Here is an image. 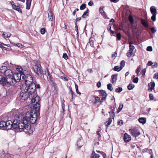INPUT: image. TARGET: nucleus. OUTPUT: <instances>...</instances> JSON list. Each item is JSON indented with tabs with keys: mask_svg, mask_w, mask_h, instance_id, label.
Segmentation results:
<instances>
[{
	"mask_svg": "<svg viewBox=\"0 0 158 158\" xmlns=\"http://www.w3.org/2000/svg\"><path fill=\"white\" fill-rule=\"evenodd\" d=\"M48 17L49 20L52 21L53 19V15L52 11L51 10H50L48 12Z\"/></svg>",
	"mask_w": 158,
	"mask_h": 158,
	"instance_id": "c85d7f7f",
	"label": "nucleus"
},
{
	"mask_svg": "<svg viewBox=\"0 0 158 158\" xmlns=\"http://www.w3.org/2000/svg\"><path fill=\"white\" fill-rule=\"evenodd\" d=\"M47 71L48 72L47 78L48 79H49L50 81H52V80H53V79L52 77V76L51 75V74H50V73L48 70H47Z\"/></svg>",
	"mask_w": 158,
	"mask_h": 158,
	"instance_id": "7c9ffc66",
	"label": "nucleus"
},
{
	"mask_svg": "<svg viewBox=\"0 0 158 158\" xmlns=\"http://www.w3.org/2000/svg\"><path fill=\"white\" fill-rule=\"evenodd\" d=\"M12 118L11 120L7 121H1L0 122V128H2L4 130H8L12 129L14 130V125L18 123L17 119Z\"/></svg>",
	"mask_w": 158,
	"mask_h": 158,
	"instance_id": "20e7f679",
	"label": "nucleus"
},
{
	"mask_svg": "<svg viewBox=\"0 0 158 158\" xmlns=\"http://www.w3.org/2000/svg\"><path fill=\"white\" fill-rule=\"evenodd\" d=\"M86 7V4L85 3L82 4L80 6V9L81 10H83Z\"/></svg>",
	"mask_w": 158,
	"mask_h": 158,
	"instance_id": "a19ab883",
	"label": "nucleus"
},
{
	"mask_svg": "<svg viewBox=\"0 0 158 158\" xmlns=\"http://www.w3.org/2000/svg\"><path fill=\"white\" fill-rule=\"evenodd\" d=\"M75 87L76 91L77 93V94H79V95L81 94V93L78 90V86L76 83H75Z\"/></svg>",
	"mask_w": 158,
	"mask_h": 158,
	"instance_id": "ea45409f",
	"label": "nucleus"
},
{
	"mask_svg": "<svg viewBox=\"0 0 158 158\" xmlns=\"http://www.w3.org/2000/svg\"><path fill=\"white\" fill-rule=\"evenodd\" d=\"M10 79L9 77H4L0 75V84L5 87H9L11 86Z\"/></svg>",
	"mask_w": 158,
	"mask_h": 158,
	"instance_id": "0eeeda50",
	"label": "nucleus"
},
{
	"mask_svg": "<svg viewBox=\"0 0 158 158\" xmlns=\"http://www.w3.org/2000/svg\"><path fill=\"white\" fill-rule=\"evenodd\" d=\"M123 139L125 142H128L131 140V138L130 135L127 133H125L124 134Z\"/></svg>",
	"mask_w": 158,
	"mask_h": 158,
	"instance_id": "a211bd4d",
	"label": "nucleus"
},
{
	"mask_svg": "<svg viewBox=\"0 0 158 158\" xmlns=\"http://www.w3.org/2000/svg\"><path fill=\"white\" fill-rule=\"evenodd\" d=\"M122 69L118 66H115L113 69L114 71L117 72L120 71Z\"/></svg>",
	"mask_w": 158,
	"mask_h": 158,
	"instance_id": "72a5a7b5",
	"label": "nucleus"
},
{
	"mask_svg": "<svg viewBox=\"0 0 158 158\" xmlns=\"http://www.w3.org/2000/svg\"><path fill=\"white\" fill-rule=\"evenodd\" d=\"M152 66V68H154L157 67L158 66L157 63L156 62H152L151 61H149V66Z\"/></svg>",
	"mask_w": 158,
	"mask_h": 158,
	"instance_id": "4be33fe9",
	"label": "nucleus"
},
{
	"mask_svg": "<svg viewBox=\"0 0 158 158\" xmlns=\"http://www.w3.org/2000/svg\"><path fill=\"white\" fill-rule=\"evenodd\" d=\"M10 114L13 115L14 118L17 120L18 123L22 122L23 123L24 122L25 123L28 124V118L29 116H30L28 111L27 112L26 114L22 113L19 114H15L13 111H11L10 112Z\"/></svg>",
	"mask_w": 158,
	"mask_h": 158,
	"instance_id": "39448f33",
	"label": "nucleus"
},
{
	"mask_svg": "<svg viewBox=\"0 0 158 158\" xmlns=\"http://www.w3.org/2000/svg\"><path fill=\"white\" fill-rule=\"evenodd\" d=\"M69 89H70V92L71 94L72 99H73L75 97V95L74 94V93L73 92V91L72 90V88H71V86H70L69 88Z\"/></svg>",
	"mask_w": 158,
	"mask_h": 158,
	"instance_id": "2f4dec72",
	"label": "nucleus"
},
{
	"mask_svg": "<svg viewBox=\"0 0 158 158\" xmlns=\"http://www.w3.org/2000/svg\"><path fill=\"white\" fill-rule=\"evenodd\" d=\"M83 144L84 142L83 139L81 136H80V137L77 140L76 145V146H77V148L80 149L83 146Z\"/></svg>",
	"mask_w": 158,
	"mask_h": 158,
	"instance_id": "4468645a",
	"label": "nucleus"
},
{
	"mask_svg": "<svg viewBox=\"0 0 158 158\" xmlns=\"http://www.w3.org/2000/svg\"><path fill=\"white\" fill-rule=\"evenodd\" d=\"M98 91L102 96V100H105L106 99L107 96V93L105 91L102 89H101L98 90Z\"/></svg>",
	"mask_w": 158,
	"mask_h": 158,
	"instance_id": "2eb2a0df",
	"label": "nucleus"
},
{
	"mask_svg": "<svg viewBox=\"0 0 158 158\" xmlns=\"http://www.w3.org/2000/svg\"><path fill=\"white\" fill-rule=\"evenodd\" d=\"M117 55V52H115L114 54H112V57H116Z\"/></svg>",
	"mask_w": 158,
	"mask_h": 158,
	"instance_id": "680f3d73",
	"label": "nucleus"
},
{
	"mask_svg": "<svg viewBox=\"0 0 158 158\" xmlns=\"http://www.w3.org/2000/svg\"><path fill=\"white\" fill-rule=\"evenodd\" d=\"M139 122L143 124H144L146 122V118H145L141 117L138 119Z\"/></svg>",
	"mask_w": 158,
	"mask_h": 158,
	"instance_id": "393cba45",
	"label": "nucleus"
},
{
	"mask_svg": "<svg viewBox=\"0 0 158 158\" xmlns=\"http://www.w3.org/2000/svg\"><path fill=\"white\" fill-rule=\"evenodd\" d=\"M107 88L108 89L111 91H112L113 89V88L112 86V85L110 83H109L107 85Z\"/></svg>",
	"mask_w": 158,
	"mask_h": 158,
	"instance_id": "4c0bfd02",
	"label": "nucleus"
},
{
	"mask_svg": "<svg viewBox=\"0 0 158 158\" xmlns=\"http://www.w3.org/2000/svg\"><path fill=\"white\" fill-rule=\"evenodd\" d=\"M104 8V7L101 6L99 8V12L100 14H103L105 11L103 10V9Z\"/></svg>",
	"mask_w": 158,
	"mask_h": 158,
	"instance_id": "a18cd8bd",
	"label": "nucleus"
},
{
	"mask_svg": "<svg viewBox=\"0 0 158 158\" xmlns=\"http://www.w3.org/2000/svg\"><path fill=\"white\" fill-rule=\"evenodd\" d=\"M136 145L137 147L138 148H139L137 145H135V144H131V146L132 149H134Z\"/></svg>",
	"mask_w": 158,
	"mask_h": 158,
	"instance_id": "e2e57ef3",
	"label": "nucleus"
},
{
	"mask_svg": "<svg viewBox=\"0 0 158 158\" xmlns=\"http://www.w3.org/2000/svg\"><path fill=\"white\" fill-rule=\"evenodd\" d=\"M128 20L131 24H132L134 23V19L132 16L130 15L128 17Z\"/></svg>",
	"mask_w": 158,
	"mask_h": 158,
	"instance_id": "c756f323",
	"label": "nucleus"
},
{
	"mask_svg": "<svg viewBox=\"0 0 158 158\" xmlns=\"http://www.w3.org/2000/svg\"><path fill=\"white\" fill-rule=\"evenodd\" d=\"M36 92L31 94L28 92L29 94L31 96V101L32 103L36 102L39 103L40 101V97L37 94L36 89H35Z\"/></svg>",
	"mask_w": 158,
	"mask_h": 158,
	"instance_id": "1a4fd4ad",
	"label": "nucleus"
},
{
	"mask_svg": "<svg viewBox=\"0 0 158 158\" xmlns=\"http://www.w3.org/2000/svg\"><path fill=\"white\" fill-rule=\"evenodd\" d=\"M125 61L124 60L121 61L120 63V67L122 69L124 67L125 64Z\"/></svg>",
	"mask_w": 158,
	"mask_h": 158,
	"instance_id": "58836bf2",
	"label": "nucleus"
},
{
	"mask_svg": "<svg viewBox=\"0 0 158 158\" xmlns=\"http://www.w3.org/2000/svg\"><path fill=\"white\" fill-rule=\"evenodd\" d=\"M146 71V70L145 69H143L142 72V75H144V74H145Z\"/></svg>",
	"mask_w": 158,
	"mask_h": 158,
	"instance_id": "338daca9",
	"label": "nucleus"
},
{
	"mask_svg": "<svg viewBox=\"0 0 158 158\" xmlns=\"http://www.w3.org/2000/svg\"><path fill=\"white\" fill-rule=\"evenodd\" d=\"M13 74L12 71L10 69H7V68L6 70V71L4 73V75H5V77H6L7 76H12Z\"/></svg>",
	"mask_w": 158,
	"mask_h": 158,
	"instance_id": "6ab92c4d",
	"label": "nucleus"
},
{
	"mask_svg": "<svg viewBox=\"0 0 158 158\" xmlns=\"http://www.w3.org/2000/svg\"><path fill=\"white\" fill-rule=\"evenodd\" d=\"M81 17L77 18L76 19H75V21L76 22H77L80 21L81 20Z\"/></svg>",
	"mask_w": 158,
	"mask_h": 158,
	"instance_id": "774afa93",
	"label": "nucleus"
},
{
	"mask_svg": "<svg viewBox=\"0 0 158 158\" xmlns=\"http://www.w3.org/2000/svg\"><path fill=\"white\" fill-rule=\"evenodd\" d=\"M101 15L103 16V17L105 19H109V18H108L107 16V15L106 14V13L105 12L104 13H103V14H101Z\"/></svg>",
	"mask_w": 158,
	"mask_h": 158,
	"instance_id": "de8ad7c7",
	"label": "nucleus"
},
{
	"mask_svg": "<svg viewBox=\"0 0 158 158\" xmlns=\"http://www.w3.org/2000/svg\"><path fill=\"white\" fill-rule=\"evenodd\" d=\"M2 49H3L4 50H6L7 51H11V50H12V49H10V48H6L4 47H2Z\"/></svg>",
	"mask_w": 158,
	"mask_h": 158,
	"instance_id": "864d4df0",
	"label": "nucleus"
},
{
	"mask_svg": "<svg viewBox=\"0 0 158 158\" xmlns=\"http://www.w3.org/2000/svg\"><path fill=\"white\" fill-rule=\"evenodd\" d=\"M6 37L7 38H9L11 36V35L10 33L9 32H7L6 33Z\"/></svg>",
	"mask_w": 158,
	"mask_h": 158,
	"instance_id": "13d9d810",
	"label": "nucleus"
},
{
	"mask_svg": "<svg viewBox=\"0 0 158 158\" xmlns=\"http://www.w3.org/2000/svg\"><path fill=\"white\" fill-rule=\"evenodd\" d=\"M123 107V105H120L117 111V113H118L120 111L122 110V108Z\"/></svg>",
	"mask_w": 158,
	"mask_h": 158,
	"instance_id": "37998d69",
	"label": "nucleus"
},
{
	"mask_svg": "<svg viewBox=\"0 0 158 158\" xmlns=\"http://www.w3.org/2000/svg\"><path fill=\"white\" fill-rule=\"evenodd\" d=\"M22 89V93L20 94V95L21 99L22 100H25L28 99V98H31V96L29 94L28 92H25V87H23Z\"/></svg>",
	"mask_w": 158,
	"mask_h": 158,
	"instance_id": "9d476101",
	"label": "nucleus"
},
{
	"mask_svg": "<svg viewBox=\"0 0 158 158\" xmlns=\"http://www.w3.org/2000/svg\"><path fill=\"white\" fill-rule=\"evenodd\" d=\"M64 102H62V103L61 107L62 109H65V105L64 104Z\"/></svg>",
	"mask_w": 158,
	"mask_h": 158,
	"instance_id": "0e129e2a",
	"label": "nucleus"
},
{
	"mask_svg": "<svg viewBox=\"0 0 158 158\" xmlns=\"http://www.w3.org/2000/svg\"><path fill=\"white\" fill-rule=\"evenodd\" d=\"M151 30L152 33H154L155 32H156V30H155V28L154 27H152L151 28Z\"/></svg>",
	"mask_w": 158,
	"mask_h": 158,
	"instance_id": "6e6d98bb",
	"label": "nucleus"
},
{
	"mask_svg": "<svg viewBox=\"0 0 158 158\" xmlns=\"http://www.w3.org/2000/svg\"><path fill=\"white\" fill-rule=\"evenodd\" d=\"M139 81V78L138 77H136L135 78H133L132 80L133 82L135 83H137Z\"/></svg>",
	"mask_w": 158,
	"mask_h": 158,
	"instance_id": "8fccbe9b",
	"label": "nucleus"
},
{
	"mask_svg": "<svg viewBox=\"0 0 158 158\" xmlns=\"http://www.w3.org/2000/svg\"><path fill=\"white\" fill-rule=\"evenodd\" d=\"M141 23L143 25L147 28L148 27V23H147L144 19H142L141 20Z\"/></svg>",
	"mask_w": 158,
	"mask_h": 158,
	"instance_id": "a878e982",
	"label": "nucleus"
},
{
	"mask_svg": "<svg viewBox=\"0 0 158 158\" xmlns=\"http://www.w3.org/2000/svg\"><path fill=\"white\" fill-rule=\"evenodd\" d=\"M33 69L35 72L38 75L40 74L44 75L45 74L42 69V67L40 64L38 63L35 64L33 67Z\"/></svg>",
	"mask_w": 158,
	"mask_h": 158,
	"instance_id": "6e6552de",
	"label": "nucleus"
},
{
	"mask_svg": "<svg viewBox=\"0 0 158 158\" xmlns=\"http://www.w3.org/2000/svg\"><path fill=\"white\" fill-rule=\"evenodd\" d=\"M40 33L42 35L44 34L46 32V29L45 28H42L40 29Z\"/></svg>",
	"mask_w": 158,
	"mask_h": 158,
	"instance_id": "c03bdc74",
	"label": "nucleus"
},
{
	"mask_svg": "<svg viewBox=\"0 0 158 158\" xmlns=\"http://www.w3.org/2000/svg\"><path fill=\"white\" fill-rule=\"evenodd\" d=\"M101 154H102V156L104 158L106 157V153L105 152H102V153H101Z\"/></svg>",
	"mask_w": 158,
	"mask_h": 158,
	"instance_id": "5fc2aeb1",
	"label": "nucleus"
},
{
	"mask_svg": "<svg viewBox=\"0 0 158 158\" xmlns=\"http://www.w3.org/2000/svg\"><path fill=\"white\" fill-rule=\"evenodd\" d=\"M7 69V67L5 66H2L0 68V72L2 73H3L4 74V73L6 71V70Z\"/></svg>",
	"mask_w": 158,
	"mask_h": 158,
	"instance_id": "bb28decb",
	"label": "nucleus"
},
{
	"mask_svg": "<svg viewBox=\"0 0 158 158\" xmlns=\"http://www.w3.org/2000/svg\"><path fill=\"white\" fill-rule=\"evenodd\" d=\"M10 2L11 3V2ZM11 5L12 6V7L13 9L16 10L21 13H22V12L20 9L19 6L16 5L13 2H11Z\"/></svg>",
	"mask_w": 158,
	"mask_h": 158,
	"instance_id": "dca6fc26",
	"label": "nucleus"
},
{
	"mask_svg": "<svg viewBox=\"0 0 158 158\" xmlns=\"http://www.w3.org/2000/svg\"><path fill=\"white\" fill-rule=\"evenodd\" d=\"M62 57L66 60H67L68 58L67 55L66 53H63Z\"/></svg>",
	"mask_w": 158,
	"mask_h": 158,
	"instance_id": "09e8293b",
	"label": "nucleus"
},
{
	"mask_svg": "<svg viewBox=\"0 0 158 158\" xmlns=\"http://www.w3.org/2000/svg\"><path fill=\"white\" fill-rule=\"evenodd\" d=\"M123 122L122 120H120L118 122V125L121 126L123 124Z\"/></svg>",
	"mask_w": 158,
	"mask_h": 158,
	"instance_id": "603ef678",
	"label": "nucleus"
},
{
	"mask_svg": "<svg viewBox=\"0 0 158 158\" xmlns=\"http://www.w3.org/2000/svg\"><path fill=\"white\" fill-rule=\"evenodd\" d=\"M129 131L133 137L136 138L140 134L139 131L137 127H135L132 129H130Z\"/></svg>",
	"mask_w": 158,
	"mask_h": 158,
	"instance_id": "f8f14e48",
	"label": "nucleus"
},
{
	"mask_svg": "<svg viewBox=\"0 0 158 158\" xmlns=\"http://www.w3.org/2000/svg\"><path fill=\"white\" fill-rule=\"evenodd\" d=\"M150 10L151 13L152 14L151 19L154 22L156 20V16L157 14L156 8L154 6H152L150 7Z\"/></svg>",
	"mask_w": 158,
	"mask_h": 158,
	"instance_id": "9b49d317",
	"label": "nucleus"
},
{
	"mask_svg": "<svg viewBox=\"0 0 158 158\" xmlns=\"http://www.w3.org/2000/svg\"><path fill=\"white\" fill-rule=\"evenodd\" d=\"M16 46L19 47H22L23 45L20 43H18L16 44Z\"/></svg>",
	"mask_w": 158,
	"mask_h": 158,
	"instance_id": "69168bd1",
	"label": "nucleus"
},
{
	"mask_svg": "<svg viewBox=\"0 0 158 158\" xmlns=\"http://www.w3.org/2000/svg\"><path fill=\"white\" fill-rule=\"evenodd\" d=\"M116 107V104L115 103L114 105V107L113 108H112V110H111L110 111H109L108 112L110 114V116L111 117V118L113 119L114 118L115 116L114 111Z\"/></svg>",
	"mask_w": 158,
	"mask_h": 158,
	"instance_id": "f3484780",
	"label": "nucleus"
},
{
	"mask_svg": "<svg viewBox=\"0 0 158 158\" xmlns=\"http://www.w3.org/2000/svg\"><path fill=\"white\" fill-rule=\"evenodd\" d=\"M155 85V84L154 81L151 82L149 84V87H150L149 88V90L152 91L154 89Z\"/></svg>",
	"mask_w": 158,
	"mask_h": 158,
	"instance_id": "412c9836",
	"label": "nucleus"
},
{
	"mask_svg": "<svg viewBox=\"0 0 158 158\" xmlns=\"http://www.w3.org/2000/svg\"><path fill=\"white\" fill-rule=\"evenodd\" d=\"M100 157L99 155L96 154L94 151H93L91 154L90 158H99Z\"/></svg>",
	"mask_w": 158,
	"mask_h": 158,
	"instance_id": "5701e85b",
	"label": "nucleus"
},
{
	"mask_svg": "<svg viewBox=\"0 0 158 158\" xmlns=\"http://www.w3.org/2000/svg\"><path fill=\"white\" fill-rule=\"evenodd\" d=\"M117 40H121V35L120 33H118L116 35Z\"/></svg>",
	"mask_w": 158,
	"mask_h": 158,
	"instance_id": "e433bc0d",
	"label": "nucleus"
},
{
	"mask_svg": "<svg viewBox=\"0 0 158 158\" xmlns=\"http://www.w3.org/2000/svg\"><path fill=\"white\" fill-rule=\"evenodd\" d=\"M106 126L107 127H108L110 124L111 123L107 121L106 122Z\"/></svg>",
	"mask_w": 158,
	"mask_h": 158,
	"instance_id": "052dcab7",
	"label": "nucleus"
},
{
	"mask_svg": "<svg viewBox=\"0 0 158 158\" xmlns=\"http://www.w3.org/2000/svg\"><path fill=\"white\" fill-rule=\"evenodd\" d=\"M93 97L94 98L96 101L98 102H99V101H100V98L98 96L94 95L93 96Z\"/></svg>",
	"mask_w": 158,
	"mask_h": 158,
	"instance_id": "49530a36",
	"label": "nucleus"
},
{
	"mask_svg": "<svg viewBox=\"0 0 158 158\" xmlns=\"http://www.w3.org/2000/svg\"><path fill=\"white\" fill-rule=\"evenodd\" d=\"M132 43H130L129 44V51H133L135 48L134 46L132 45Z\"/></svg>",
	"mask_w": 158,
	"mask_h": 158,
	"instance_id": "f704fd0d",
	"label": "nucleus"
},
{
	"mask_svg": "<svg viewBox=\"0 0 158 158\" xmlns=\"http://www.w3.org/2000/svg\"><path fill=\"white\" fill-rule=\"evenodd\" d=\"M18 123L14 124V131L16 132H25L27 134L29 135H31L33 132V130L31 127L30 124L22 123V122H18Z\"/></svg>",
	"mask_w": 158,
	"mask_h": 158,
	"instance_id": "f03ea898",
	"label": "nucleus"
},
{
	"mask_svg": "<svg viewBox=\"0 0 158 158\" xmlns=\"http://www.w3.org/2000/svg\"><path fill=\"white\" fill-rule=\"evenodd\" d=\"M141 68L140 65H139L137 67V68L135 70V73H139L141 70Z\"/></svg>",
	"mask_w": 158,
	"mask_h": 158,
	"instance_id": "79ce46f5",
	"label": "nucleus"
},
{
	"mask_svg": "<svg viewBox=\"0 0 158 158\" xmlns=\"http://www.w3.org/2000/svg\"><path fill=\"white\" fill-rule=\"evenodd\" d=\"M28 112L30 116H29L28 118V124H30L29 123L31 124H37V120L40 116V115L35 112L30 111H28Z\"/></svg>",
	"mask_w": 158,
	"mask_h": 158,
	"instance_id": "423d86ee",
	"label": "nucleus"
},
{
	"mask_svg": "<svg viewBox=\"0 0 158 158\" xmlns=\"http://www.w3.org/2000/svg\"><path fill=\"white\" fill-rule=\"evenodd\" d=\"M88 5L89 6H91L94 5V2L92 1H90L88 2Z\"/></svg>",
	"mask_w": 158,
	"mask_h": 158,
	"instance_id": "4d7b16f0",
	"label": "nucleus"
},
{
	"mask_svg": "<svg viewBox=\"0 0 158 158\" xmlns=\"http://www.w3.org/2000/svg\"><path fill=\"white\" fill-rule=\"evenodd\" d=\"M149 97L150 98V100H154L155 101H156V99H154V97L153 96V95L152 94H150L149 95Z\"/></svg>",
	"mask_w": 158,
	"mask_h": 158,
	"instance_id": "3c124183",
	"label": "nucleus"
},
{
	"mask_svg": "<svg viewBox=\"0 0 158 158\" xmlns=\"http://www.w3.org/2000/svg\"><path fill=\"white\" fill-rule=\"evenodd\" d=\"M24 68H23L20 65H17L16 69L19 72L14 73L12 76H9V78L10 79L11 86L15 85L21 80V78L23 75Z\"/></svg>",
	"mask_w": 158,
	"mask_h": 158,
	"instance_id": "7ed1b4c3",
	"label": "nucleus"
},
{
	"mask_svg": "<svg viewBox=\"0 0 158 158\" xmlns=\"http://www.w3.org/2000/svg\"><path fill=\"white\" fill-rule=\"evenodd\" d=\"M32 0H26V9L27 10H29L30 8V6Z\"/></svg>",
	"mask_w": 158,
	"mask_h": 158,
	"instance_id": "b1692460",
	"label": "nucleus"
},
{
	"mask_svg": "<svg viewBox=\"0 0 158 158\" xmlns=\"http://www.w3.org/2000/svg\"><path fill=\"white\" fill-rule=\"evenodd\" d=\"M123 90L122 87H118L115 89V91L116 93H120Z\"/></svg>",
	"mask_w": 158,
	"mask_h": 158,
	"instance_id": "c9c22d12",
	"label": "nucleus"
},
{
	"mask_svg": "<svg viewBox=\"0 0 158 158\" xmlns=\"http://www.w3.org/2000/svg\"><path fill=\"white\" fill-rule=\"evenodd\" d=\"M40 104L36 102L33 106V109H31L29 111L35 112V113L38 114V115H40Z\"/></svg>",
	"mask_w": 158,
	"mask_h": 158,
	"instance_id": "ddd939ff",
	"label": "nucleus"
},
{
	"mask_svg": "<svg viewBox=\"0 0 158 158\" xmlns=\"http://www.w3.org/2000/svg\"><path fill=\"white\" fill-rule=\"evenodd\" d=\"M89 14V10L88 9H87V10L84 12L81 17L83 18H85V16H88Z\"/></svg>",
	"mask_w": 158,
	"mask_h": 158,
	"instance_id": "cd10ccee",
	"label": "nucleus"
},
{
	"mask_svg": "<svg viewBox=\"0 0 158 158\" xmlns=\"http://www.w3.org/2000/svg\"><path fill=\"white\" fill-rule=\"evenodd\" d=\"M101 84L100 81H98L97 83V87H98V88H99L101 87Z\"/></svg>",
	"mask_w": 158,
	"mask_h": 158,
	"instance_id": "bf43d9fd",
	"label": "nucleus"
},
{
	"mask_svg": "<svg viewBox=\"0 0 158 158\" xmlns=\"http://www.w3.org/2000/svg\"><path fill=\"white\" fill-rule=\"evenodd\" d=\"M28 70L24 68L23 75L22 79L24 80L25 85V92H29L31 94L36 92L35 89H40V85L39 83L35 80H34L32 76L29 74Z\"/></svg>",
	"mask_w": 158,
	"mask_h": 158,
	"instance_id": "f257e3e1",
	"label": "nucleus"
},
{
	"mask_svg": "<svg viewBox=\"0 0 158 158\" xmlns=\"http://www.w3.org/2000/svg\"><path fill=\"white\" fill-rule=\"evenodd\" d=\"M118 74H115L112 75L111 78L112 79V83L114 84V83L116 82L117 79Z\"/></svg>",
	"mask_w": 158,
	"mask_h": 158,
	"instance_id": "aec40b11",
	"label": "nucleus"
},
{
	"mask_svg": "<svg viewBox=\"0 0 158 158\" xmlns=\"http://www.w3.org/2000/svg\"><path fill=\"white\" fill-rule=\"evenodd\" d=\"M135 85L134 84H129L127 86V88L128 90H131L132 89L135 87Z\"/></svg>",
	"mask_w": 158,
	"mask_h": 158,
	"instance_id": "473e14b6",
	"label": "nucleus"
}]
</instances>
